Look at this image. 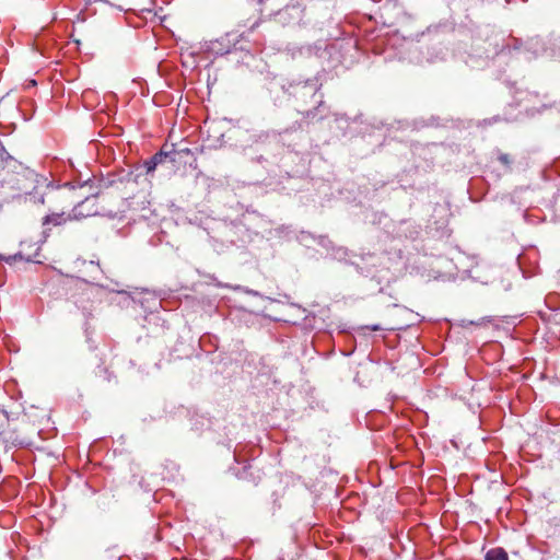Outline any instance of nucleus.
Wrapping results in <instances>:
<instances>
[{
    "mask_svg": "<svg viewBox=\"0 0 560 560\" xmlns=\"http://www.w3.org/2000/svg\"><path fill=\"white\" fill-rule=\"evenodd\" d=\"M23 182L25 183L19 187L23 194H16L13 198H21L24 195L25 198L28 197L30 201L43 205L45 196L51 190V186L46 178L30 172L24 176Z\"/></svg>",
    "mask_w": 560,
    "mask_h": 560,
    "instance_id": "obj_1",
    "label": "nucleus"
},
{
    "mask_svg": "<svg viewBox=\"0 0 560 560\" xmlns=\"http://www.w3.org/2000/svg\"><path fill=\"white\" fill-rule=\"evenodd\" d=\"M89 201H90V199L86 198L83 202L75 206L72 209V211L68 214L67 219L65 218V213L48 214L43 219V224L44 225H48V224L59 225V224L66 222L68 219L69 220H80L82 218L93 215L96 213V210H89L85 213L81 211V208L83 207V205Z\"/></svg>",
    "mask_w": 560,
    "mask_h": 560,
    "instance_id": "obj_2",
    "label": "nucleus"
},
{
    "mask_svg": "<svg viewBox=\"0 0 560 560\" xmlns=\"http://www.w3.org/2000/svg\"><path fill=\"white\" fill-rule=\"evenodd\" d=\"M486 560H508V553L502 548H493L486 553Z\"/></svg>",
    "mask_w": 560,
    "mask_h": 560,
    "instance_id": "obj_3",
    "label": "nucleus"
},
{
    "mask_svg": "<svg viewBox=\"0 0 560 560\" xmlns=\"http://www.w3.org/2000/svg\"><path fill=\"white\" fill-rule=\"evenodd\" d=\"M166 158L165 154L159 153L155 154L152 159L145 162L144 166L147 168V172L150 173L155 170L159 163L163 161V159Z\"/></svg>",
    "mask_w": 560,
    "mask_h": 560,
    "instance_id": "obj_4",
    "label": "nucleus"
},
{
    "mask_svg": "<svg viewBox=\"0 0 560 560\" xmlns=\"http://www.w3.org/2000/svg\"><path fill=\"white\" fill-rule=\"evenodd\" d=\"M347 255V250L342 247L334 248L331 257L338 260H342Z\"/></svg>",
    "mask_w": 560,
    "mask_h": 560,
    "instance_id": "obj_5",
    "label": "nucleus"
},
{
    "mask_svg": "<svg viewBox=\"0 0 560 560\" xmlns=\"http://www.w3.org/2000/svg\"><path fill=\"white\" fill-rule=\"evenodd\" d=\"M317 241H318V244H319V245H322L324 248H327V249H328V248L330 247V245H331V242H330L329 240H327L326 237H324V236H319V237L317 238Z\"/></svg>",
    "mask_w": 560,
    "mask_h": 560,
    "instance_id": "obj_6",
    "label": "nucleus"
},
{
    "mask_svg": "<svg viewBox=\"0 0 560 560\" xmlns=\"http://www.w3.org/2000/svg\"><path fill=\"white\" fill-rule=\"evenodd\" d=\"M310 237H311L310 235H307V234H304V233H303V234L301 235V238H300V240H301V242H302L304 245L308 246L307 238H310Z\"/></svg>",
    "mask_w": 560,
    "mask_h": 560,
    "instance_id": "obj_7",
    "label": "nucleus"
},
{
    "mask_svg": "<svg viewBox=\"0 0 560 560\" xmlns=\"http://www.w3.org/2000/svg\"><path fill=\"white\" fill-rule=\"evenodd\" d=\"M501 160L505 163L506 162V156H502Z\"/></svg>",
    "mask_w": 560,
    "mask_h": 560,
    "instance_id": "obj_8",
    "label": "nucleus"
}]
</instances>
